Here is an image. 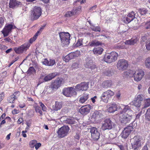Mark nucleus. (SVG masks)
<instances>
[{"label":"nucleus","mask_w":150,"mask_h":150,"mask_svg":"<svg viewBox=\"0 0 150 150\" xmlns=\"http://www.w3.org/2000/svg\"><path fill=\"white\" fill-rule=\"evenodd\" d=\"M61 41V45L62 46L68 45L70 43V35L68 32H61L59 33Z\"/></svg>","instance_id":"nucleus-1"},{"label":"nucleus","mask_w":150,"mask_h":150,"mask_svg":"<svg viewBox=\"0 0 150 150\" xmlns=\"http://www.w3.org/2000/svg\"><path fill=\"white\" fill-rule=\"evenodd\" d=\"M127 73L133 75L134 80L137 81H140L144 75V72L142 69H138L134 71L130 70Z\"/></svg>","instance_id":"nucleus-2"},{"label":"nucleus","mask_w":150,"mask_h":150,"mask_svg":"<svg viewBox=\"0 0 150 150\" xmlns=\"http://www.w3.org/2000/svg\"><path fill=\"white\" fill-rule=\"evenodd\" d=\"M141 137L139 136H135L132 139L131 146L130 148V150H138L141 145Z\"/></svg>","instance_id":"nucleus-3"},{"label":"nucleus","mask_w":150,"mask_h":150,"mask_svg":"<svg viewBox=\"0 0 150 150\" xmlns=\"http://www.w3.org/2000/svg\"><path fill=\"white\" fill-rule=\"evenodd\" d=\"M117 57L118 54L116 52H112L105 55L103 59L105 62L110 63L117 60Z\"/></svg>","instance_id":"nucleus-4"},{"label":"nucleus","mask_w":150,"mask_h":150,"mask_svg":"<svg viewBox=\"0 0 150 150\" xmlns=\"http://www.w3.org/2000/svg\"><path fill=\"white\" fill-rule=\"evenodd\" d=\"M133 114L125 113L120 114V120L121 123L123 125L129 123L132 120Z\"/></svg>","instance_id":"nucleus-5"},{"label":"nucleus","mask_w":150,"mask_h":150,"mask_svg":"<svg viewBox=\"0 0 150 150\" xmlns=\"http://www.w3.org/2000/svg\"><path fill=\"white\" fill-rule=\"evenodd\" d=\"M30 46V44L28 42H25L21 46L18 47H15L13 50L15 52L18 54H21L26 52Z\"/></svg>","instance_id":"nucleus-6"},{"label":"nucleus","mask_w":150,"mask_h":150,"mask_svg":"<svg viewBox=\"0 0 150 150\" xmlns=\"http://www.w3.org/2000/svg\"><path fill=\"white\" fill-rule=\"evenodd\" d=\"M42 13L41 8L35 6L32 11L31 14V19L36 20L41 16Z\"/></svg>","instance_id":"nucleus-7"},{"label":"nucleus","mask_w":150,"mask_h":150,"mask_svg":"<svg viewBox=\"0 0 150 150\" xmlns=\"http://www.w3.org/2000/svg\"><path fill=\"white\" fill-rule=\"evenodd\" d=\"M85 66L86 68H89L91 70L92 73H95L97 70L96 66L93 64L92 60L90 57L86 59Z\"/></svg>","instance_id":"nucleus-8"},{"label":"nucleus","mask_w":150,"mask_h":150,"mask_svg":"<svg viewBox=\"0 0 150 150\" xmlns=\"http://www.w3.org/2000/svg\"><path fill=\"white\" fill-rule=\"evenodd\" d=\"M114 94L113 91L109 89L103 93L100 98L104 102L107 103L109 98L113 96Z\"/></svg>","instance_id":"nucleus-9"},{"label":"nucleus","mask_w":150,"mask_h":150,"mask_svg":"<svg viewBox=\"0 0 150 150\" xmlns=\"http://www.w3.org/2000/svg\"><path fill=\"white\" fill-rule=\"evenodd\" d=\"M69 130L68 126H64L59 128L57 131L58 137L59 138H63L67 136Z\"/></svg>","instance_id":"nucleus-10"},{"label":"nucleus","mask_w":150,"mask_h":150,"mask_svg":"<svg viewBox=\"0 0 150 150\" xmlns=\"http://www.w3.org/2000/svg\"><path fill=\"white\" fill-rule=\"evenodd\" d=\"M63 94L67 97H71L73 95H76L75 89L72 87H69L63 89Z\"/></svg>","instance_id":"nucleus-11"},{"label":"nucleus","mask_w":150,"mask_h":150,"mask_svg":"<svg viewBox=\"0 0 150 150\" xmlns=\"http://www.w3.org/2000/svg\"><path fill=\"white\" fill-rule=\"evenodd\" d=\"M113 125L114 123L110 119H106L105 120L104 122L102 124V128L103 130L106 129H110L112 128Z\"/></svg>","instance_id":"nucleus-12"},{"label":"nucleus","mask_w":150,"mask_h":150,"mask_svg":"<svg viewBox=\"0 0 150 150\" xmlns=\"http://www.w3.org/2000/svg\"><path fill=\"white\" fill-rule=\"evenodd\" d=\"M92 138L95 141L98 140L99 138L100 134L95 127H92L89 129Z\"/></svg>","instance_id":"nucleus-13"},{"label":"nucleus","mask_w":150,"mask_h":150,"mask_svg":"<svg viewBox=\"0 0 150 150\" xmlns=\"http://www.w3.org/2000/svg\"><path fill=\"white\" fill-rule=\"evenodd\" d=\"M128 66L127 62L124 59L119 60L117 63V67L119 70H124L126 69Z\"/></svg>","instance_id":"nucleus-14"},{"label":"nucleus","mask_w":150,"mask_h":150,"mask_svg":"<svg viewBox=\"0 0 150 150\" xmlns=\"http://www.w3.org/2000/svg\"><path fill=\"white\" fill-rule=\"evenodd\" d=\"M13 28V25L11 24H9L5 26L1 32L4 37H7L11 32Z\"/></svg>","instance_id":"nucleus-15"},{"label":"nucleus","mask_w":150,"mask_h":150,"mask_svg":"<svg viewBox=\"0 0 150 150\" xmlns=\"http://www.w3.org/2000/svg\"><path fill=\"white\" fill-rule=\"evenodd\" d=\"M92 107V106L90 105L83 106L80 108L79 112L82 115H86L89 112Z\"/></svg>","instance_id":"nucleus-16"},{"label":"nucleus","mask_w":150,"mask_h":150,"mask_svg":"<svg viewBox=\"0 0 150 150\" xmlns=\"http://www.w3.org/2000/svg\"><path fill=\"white\" fill-rule=\"evenodd\" d=\"M133 129V128L131 126H129L125 127L121 133L122 137L124 139L127 138Z\"/></svg>","instance_id":"nucleus-17"},{"label":"nucleus","mask_w":150,"mask_h":150,"mask_svg":"<svg viewBox=\"0 0 150 150\" xmlns=\"http://www.w3.org/2000/svg\"><path fill=\"white\" fill-rule=\"evenodd\" d=\"M88 87V84L85 82L77 84L75 86L76 91L86 90Z\"/></svg>","instance_id":"nucleus-18"},{"label":"nucleus","mask_w":150,"mask_h":150,"mask_svg":"<svg viewBox=\"0 0 150 150\" xmlns=\"http://www.w3.org/2000/svg\"><path fill=\"white\" fill-rule=\"evenodd\" d=\"M143 100V98L142 95H138L135 97L134 100L133 105L137 107H140L141 105V102Z\"/></svg>","instance_id":"nucleus-19"},{"label":"nucleus","mask_w":150,"mask_h":150,"mask_svg":"<svg viewBox=\"0 0 150 150\" xmlns=\"http://www.w3.org/2000/svg\"><path fill=\"white\" fill-rule=\"evenodd\" d=\"M122 108H123L122 110L120 112V114H122L123 113H124L133 114L132 110L131 109L130 107L128 105H122L121 109H122Z\"/></svg>","instance_id":"nucleus-20"},{"label":"nucleus","mask_w":150,"mask_h":150,"mask_svg":"<svg viewBox=\"0 0 150 150\" xmlns=\"http://www.w3.org/2000/svg\"><path fill=\"white\" fill-rule=\"evenodd\" d=\"M135 13L133 11L129 13L127 16L125 18V20H124L125 23H128L133 21L135 18Z\"/></svg>","instance_id":"nucleus-21"},{"label":"nucleus","mask_w":150,"mask_h":150,"mask_svg":"<svg viewBox=\"0 0 150 150\" xmlns=\"http://www.w3.org/2000/svg\"><path fill=\"white\" fill-rule=\"evenodd\" d=\"M121 107L119 105L113 104L108 109V112L110 113H113L117 110V109H120Z\"/></svg>","instance_id":"nucleus-22"},{"label":"nucleus","mask_w":150,"mask_h":150,"mask_svg":"<svg viewBox=\"0 0 150 150\" xmlns=\"http://www.w3.org/2000/svg\"><path fill=\"white\" fill-rule=\"evenodd\" d=\"M19 95L20 92L18 91L14 92L13 95H11L8 98V101L10 103H13L14 100L17 99Z\"/></svg>","instance_id":"nucleus-23"},{"label":"nucleus","mask_w":150,"mask_h":150,"mask_svg":"<svg viewBox=\"0 0 150 150\" xmlns=\"http://www.w3.org/2000/svg\"><path fill=\"white\" fill-rule=\"evenodd\" d=\"M77 56V55L76 52H71L66 56L64 58L63 60L65 62H68L70 60L74 58Z\"/></svg>","instance_id":"nucleus-24"},{"label":"nucleus","mask_w":150,"mask_h":150,"mask_svg":"<svg viewBox=\"0 0 150 150\" xmlns=\"http://www.w3.org/2000/svg\"><path fill=\"white\" fill-rule=\"evenodd\" d=\"M62 83V81L58 78L55 80L51 85L54 90L57 89L60 86Z\"/></svg>","instance_id":"nucleus-25"},{"label":"nucleus","mask_w":150,"mask_h":150,"mask_svg":"<svg viewBox=\"0 0 150 150\" xmlns=\"http://www.w3.org/2000/svg\"><path fill=\"white\" fill-rule=\"evenodd\" d=\"M21 5V3L16 0H10L9 3V7L12 8L17 7Z\"/></svg>","instance_id":"nucleus-26"},{"label":"nucleus","mask_w":150,"mask_h":150,"mask_svg":"<svg viewBox=\"0 0 150 150\" xmlns=\"http://www.w3.org/2000/svg\"><path fill=\"white\" fill-rule=\"evenodd\" d=\"M62 107V102L56 101L54 105L52 106V110L54 111H57L60 110Z\"/></svg>","instance_id":"nucleus-27"},{"label":"nucleus","mask_w":150,"mask_h":150,"mask_svg":"<svg viewBox=\"0 0 150 150\" xmlns=\"http://www.w3.org/2000/svg\"><path fill=\"white\" fill-rule=\"evenodd\" d=\"M89 98V95L87 93H84L82 96L79 99V101L81 103H84Z\"/></svg>","instance_id":"nucleus-28"},{"label":"nucleus","mask_w":150,"mask_h":150,"mask_svg":"<svg viewBox=\"0 0 150 150\" xmlns=\"http://www.w3.org/2000/svg\"><path fill=\"white\" fill-rule=\"evenodd\" d=\"M57 75V74L55 73L49 74L45 76L44 78V80L45 81H47L50 80L54 78Z\"/></svg>","instance_id":"nucleus-29"},{"label":"nucleus","mask_w":150,"mask_h":150,"mask_svg":"<svg viewBox=\"0 0 150 150\" xmlns=\"http://www.w3.org/2000/svg\"><path fill=\"white\" fill-rule=\"evenodd\" d=\"M98 39L93 40L90 42L89 43V45L91 47L101 45L102 44V42L98 41Z\"/></svg>","instance_id":"nucleus-30"},{"label":"nucleus","mask_w":150,"mask_h":150,"mask_svg":"<svg viewBox=\"0 0 150 150\" xmlns=\"http://www.w3.org/2000/svg\"><path fill=\"white\" fill-rule=\"evenodd\" d=\"M112 84V81L111 80H107L102 83V86L103 88H107L110 87Z\"/></svg>","instance_id":"nucleus-31"},{"label":"nucleus","mask_w":150,"mask_h":150,"mask_svg":"<svg viewBox=\"0 0 150 150\" xmlns=\"http://www.w3.org/2000/svg\"><path fill=\"white\" fill-rule=\"evenodd\" d=\"M103 49L101 47H98L94 48L93 51L94 54H102L103 52Z\"/></svg>","instance_id":"nucleus-32"},{"label":"nucleus","mask_w":150,"mask_h":150,"mask_svg":"<svg viewBox=\"0 0 150 150\" xmlns=\"http://www.w3.org/2000/svg\"><path fill=\"white\" fill-rule=\"evenodd\" d=\"M137 41L138 40L137 38H133L130 40H126V43L127 45H134Z\"/></svg>","instance_id":"nucleus-33"},{"label":"nucleus","mask_w":150,"mask_h":150,"mask_svg":"<svg viewBox=\"0 0 150 150\" xmlns=\"http://www.w3.org/2000/svg\"><path fill=\"white\" fill-rule=\"evenodd\" d=\"M93 116L96 119L99 118L103 116V112L100 110L96 111L94 112Z\"/></svg>","instance_id":"nucleus-34"},{"label":"nucleus","mask_w":150,"mask_h":150,"mask_svg":"<svg viewBox=\"0 0 150 150\" xmlns=\"http://www.w3.org/2000/svg\"><path fill=\"white\" fill-rule=\"evenodd\" d=\"M34 108L35 109V112L37 113H39L41 116L42 115V112L40 107L37 104L34 105Z\"/></svg>","instance_id":"nucleus-35"},{"label":"nucleus","mask_w":150,"mask_h":150,"mask_svg":"<svg viewBox=\"0 0 150 150\" xmlns=\"http://www.w3.org/2000/svg\"><path fill=\"white\" fill-rule=\"evenodd\" d=\"M104 74L107 76H112L113 74V71L109 69H107L103 72Z\"/></svg>","instance_id":"nucleus-36"},{"label":"nucleus","mask_w":150,"mask_h":150,"mask_svg":"<svg viewBox=\"0 0 150 150\" xmlns=\"http://www.w3.org/2000/svg\"><path fill=\"white\" fill-rule=\"evenodd\" d=\"M64 123L69 124H73L75 123V120L73 119L67 118L63 121Z\"/></svg>","instance_id":"nucleus-37"},{"label":"nucleus","mask_w":150,"mask_h":150,"mask_svg":"<svg viewBox=\"0 0 150 150\" xmlns=\"http://www.w3.org/2000/svg\"><path fill=\"white\" fill-rule=\"evenodd\" d=\"M144 64L146 68L150 69V57L146 59Z\"/></svg>","instance_id":"nucleus-38"},{"label":"nucleus","mask_w":150,"mask_h":150,"mask_svg":"<svg viewBox=\"0 0 150 150\" xmlns=\"http://www.w3.org/2000/svg\"><path fill=\"white\" fill-rule=\"evenodd\" d=\"M145 119L147 120H150V108L147 110L145 114Z\"/></svg>","instance_id":"nucleus-39"},{"label":"nucleus","mask_w":150,"mask_h":150,"mask_svg":"<svg viewBox=\"0 0 150 150\" xmlns=\"http://www.w3.org/2000/svg\"><path fill=\"white\" fill-rule=\"evenodd\" d=\"M35 71L34 68L33 67H30L28 70L27 73L28 74L30 75L34 73Z\"/></svg>","instance_id":"nucleus-40"},{"label":"nucleus","mask_w":150,"mask_h":150,"mask_svg":"<svg viewBox=\"0 0 150 150\" xmlns=\"http://www.w3.org/2000/svg\"><path fill=\"white\" fill-rule=\"evenodd\" d=\"M45 90L47 93H51L53 92L54 90L50 85L47 86Z\"/></svg>","instance_id":"nucleus-41"},{"label":"nucleus","mask_w":150,"mask_h":150,"mask_svg":"<svg viewBox=\"0 0 150 150\" xmlns=\"http://www.w3.org/2000/svg\"><path fill=\"white\" fill-rule=\"evenodd\" d=\"M81 6H79L76 7V9H73V11L74 12V15L80 13L81 12Z\"/></svg>","instance_id":"nucleus-42"},{"label":"nucleus","mask_w":150,"mask_h":150,"mask_svg":"<svg viewBox=\"0 0 150 150\" xmlns=\"http://www.w3.org/2000/svg\"><path fill=\"white\" fill-rule=\"evenodd\" d=\"M147 11L145 8H140L139 10V12L142 15H144L146 14L147 13Z\"/></svg>","instance_id":"nucleus-43"},{"label":"nucleus","mask_w":150,"mask_h":150,"mask_svg":"<svg viewBox=\"0 0 150 150\" xmlns=\"http://www.w3.org/2000/svg\"><path fill=\"white\" fill-rule=\"evenodd\" d=\"M91 28L92 30L95 32H100V28L99 26L95 27L93 25L91 27Z\"/></svg>","instance_id":"nucleus-44"},{"label":"nucleus","mask_w":150,"mask_h":150,"mask_svg":"<svg viewBox=\"0 0 150 150\" xmlns=\"http://www.w3.org/2000/svg\"><path fill=\"white\" fill-rule=\"evenodd\" d=\"M150 105V99H146L145 100V105L144 107L143 108H144L149 107Z\"/></svg>","instance_id":"nucleus-45"},{"label":"nucleus","mask_w":150,"mask_h":150,"mask_svg":"<svg viewBox=\"0 0 150 150\" xmlns=\"http://www.w3.org/2000/svg\"><path fill=\"white\" fill-rule=\"evenodd\" d=\"M74 15V12L73 10L71 11L67 12L65 15V16L67 17H69L72 16Z\"/></svg>","instance_id":"nucleus-46"},{"label":"nucleus","mask_w":150,"mask_h":150,"mask_svg":"<svg viewBox=\"0 0 150 150\" xmlns=\"http://www.w3.org/2000/svg\"><path fill=\"white\" fill-rule=\"evenodd\" d=\"M83 40L82 39H79L75 44V46L77 47L80 46L82 45V44Z\"/></svg>","instance_id":"nucleus-47"},{"label":"nucleus","mask_w":150,"mask_h":150,"mask_svg":"<svg viewBox=\"0 0 150 150\" xmlns=\"http://www.w3.org/2000/svg\"><path fill=\"white\" fill-rule=\"evenodd\" d=\"M127 45V43H126V41H125V42H123L122 43L121 45H120L117 46V48H118L119 49H123L125 48V45Z\"/></svg>","instance_id":"nucleus-48"},{"label":"nucleus","mask_w":150,"mask_h":150,"mask_svg":"<svg viewBox=\"0 0 150 150\" xmlns=\"http://www.w3.org/2000/svg\"><path fill=\"white\" fill-rule=\"evenodd\" d=\"M39 104L40 105L42 108V110L43 111H46L47 108L41 102H39Z\"/></svg>","instance_id":"nucleus-49"},{"label":"nucleus","mask_w":150,"mask_h":150,"mask_svg":"<svg viewBox=\"0 0 150 150\" xmlns=\"http://www.w3.org/2000/svg\"><path fill=\"white\" fill-rule=\"evenodd\" d=\"M146 46L147 50H150V39L147 41L146 43Z\"/></svg>","instance_id":"nucleus-50"},{"label":"nucleus","mask_w":150,"mask_h":150,"mask_svg":"<svg viewBox=\"0 0 150 150\" xmlns=\"http://www.w3.org/2000/svg\"><path fill=\"white\" fill-rule=\"evenodd\" d=\"M37 142L36 140H33L30 141L29 143V145L31 147L35 146V145L37 143Z\"/></svg>","instance_id":"nucleus-51"},{"label":"nucleus","mask_w":150,"mask_h":150,"mask_svg":"<svg viewBox=\"0 0 150 150\" xmlns=\"http://www.w3.org/2000/svg\"><path fill=\"white\" fill-rule=\"evenodd\" d=\"M55 63V60L52 59H50V62H49V66H52Z\"/></svg>","instance_id":"nucleus-52"},{"label":"nucleus","mask_w":150,"mask_h":150,"mask_svg":"<svg viewBox=\"0 0 150 150\" xmlns=\"http://www.w3.org/2000/svg\"><path fill=\"white\" fill-rule=\"evenodd\" d=\"M4 18L2 17H0V28H1L4 25Z\"/></svg>","instance_id":"nucleus-53"},{"label":"nucleus","mask_w":150,"mask_h":150,"mask_svg":"<svg viewBox=\"0 0 150 150\" xmlns=\"http://www.w3.org/2000/svg\"><path fill=\"white\" fill-rule=\"evenodd\" d=\"M145 26L146 29H150V21L145 23Z\"/></svg>","instance_id":"nucleus-54"},{"label":"nucleus","mask_w":150,"mask_h":150,"mask_svg":"<svg viewBox=\"0 0 150 150\" xmlns=\"http://www.w3.org/2000/svg\"><path fill=\"white\" fill-rule=\"evenodd\" d=\"M79 64L78 63H74L73 64L72 67L73 69H77L78 67Z\"/></svg>","instance_id":"nucleus-55"},{"label":"nucleus","mask_w":150,"mask_h":150,"mask_svg":"<svg viewBox=\"0 0 150 150\" xmlns=\"http://www.w3.org/2000/svg\"><path fill=\"white\" fill-rule=\"evenodd\" d=\"M43 64L45 65L48 66L49 65V62L46 59H45L44 61H43Z\"/></svg>","instance_id":"nucleus-56"},{"label":"nucleus","mask_w":150,"mask_h":150,"mask_svg":"<svg viewBox=\"0 0 150 150\" xmlns=\"http://www.w3.org/2000/svg\"><path fill=\"white\" fill-rule=\"evenodd\" d=\"M121 95V93L119 91H118L116 94V97L118 99H120Z\"/></svg>","instance_id":"nucleus-57"},{"label":"nucleus","mask_w":150,"mask_h":150,"mask_svg":"<svg viewBox=\"0 0 150 150\" xmlns=\"http://www.w3.org/2000/svg\"><path fill=\"white\" fill-rule=\"evenodd\" d=\"M41 144L40 143H36L35 145V149L36 150L38 149L41 146Z\"/></svg>","instance_id":"nucleus-58"},{"label":"nucleus","mask_w":150,"mask_h":150,"mask_svg":"<svg viewBox=\"0 0 150 150\" xmlns=\"http://www.w3.org/2000/svg\"><path fill=\"white\" fill-rule=\"evenodd\" d=\"M142 111H141L139 112L138 114L136 115V119H139L140 118V116H141L142 114Z\"/></svg>","instance_id":"nucleus-59"},{"label":"nucleus","mask_w":150,"mask_h":150,"mask_svg":"<svg viewBox=\"0 0 150 150\" xmlns=\"http://www.w3.org/2000/svg\"><path fill=\"white\" fill-rule=\"evenodd\" d=\"M36 39L35 38H34V37L31 38L29 40V43H28L30 44H30L32 43Z\"/></svg>","instance_id":"nucleus-60"},{"label":"nucleus","mask_w":150,"mask_h":150,"mask_svg":"<svg viewBox=\"0 0 150 150\" xmlns=\"http://www.w3.org/2000/svg\"><path fill=\"white\" fill-rule=\"evenodd\" d=\"M19 112V111L16 109H14L12 111V113L13 114H16Z\"/></svg>","instance_id":"nucleus-61"},{"label":"nucleus","mask_w":150,"mask_h":150,"mask_svg":"<svg viewBox=\"0 0 150 150\" xmlns=\"http://www.w3.org/2000/svg\"><path fill=\"white\" fill-rule=\"evenodd\" d=\"M147 40L146 37V36H142L141 39V41H142L144 42L145 41Z\"/></svg>","instance_id":"nucleus-62"},{"label":"nucleus","mask_w":150,"mask_h":150,"mask_svg":"<svg viewBox=\"0 0 150 150\" xmlns=\"http://www.w3.org/2000/svg\"><path fill=\"white\" fill-rule=\"evenodd\" d=\"M4 94L3 93L0 94V102L4 98Z\"/></svg>","instance_id":"nucleus-63"},{"label":"nucleus","mask_w":150,"mask_h":150,"mask_svg":"<svg viewBox=\"0 0 150 150\" xmlns=\"http://www.w3.org/2000/svg\"><path fill=\"white\" fill-rule=\"evenodd\" d=\"M97 98V96H95L91 98V101L93 103H94L95 102V99Z\"/></svg>","instance_id":"nucleus-64"}]
</instances>
